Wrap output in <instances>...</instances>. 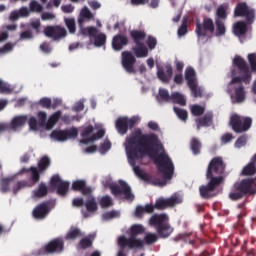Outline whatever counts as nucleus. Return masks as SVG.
<instances>
[{
    "label": "nucleus",
    "mask_w": 256,
    "mask_h": 256,
    "mask_svg": "<svg viewBox=\"0 0 256 256\" xmlns=\"http://www.w3.org/2000/svg\"><path fill=\"white\" fill-rule=\"evenodd\" d=\"M161 150H163V144L159 140V136L154 133L143 134V131L138 128L126 138V154L131 167H135L137 161L147 155V157L153 159L159 171L165 173V177L169 179L171 178L170 173L173 169V161L169 155L165 153L159 154Z\"/></svg>",
    "instance_id": "f257e3e1"
},
{
    "label": "nucleus",
    "mask_w": 256,
    "mask_h": 256,
    "mask_svg": "<svg viewBox=\"0 0 256 256\" xmlns=\"http://www.w3.org/2000/svg\"><path fill=\"white\" fill-rule=\"evenodd\" d=\"M233 65L236 68L231 70L232 79L229 83V91L234 93V103H243L247 95L243 83L249 85L253 75L251 74V70H249L247 61H245L241 56H236L233 59Z\"/></svg>",
    "instance_id": "f03ea898"
},
{
    "label": "nucleus",
    "mask_w": 256,
    "mask_h": 256,
    "mask_svg": "<svg viewBox=\"0 0 256 256\" xmlns=\"http://www.w3.org/2000/svg\"><path fill=\"white\" fill-rule=\"evenodd\" d=\"M149 225L156 228V231L161 239H167V237H171V233L174 231L173 227H171V224H169V216L165 213L154 214L151 216L149 219Z\"/></svg>",
    "instance_id": "7ed1b4c3"
},
{
    "label": "nucleus",
    "mask_w": 256,
    "mask_h": 256,
    "mask_svg": "<svg viewBox=\"0 0 256 256\" xmlns=\"http://www.w3.org/2000/svg\"><path fill=\"white\" fill-rule=\"evenodd\" d=\"M132 167L137 177L142 179V181H146V183H149L150 185H154L155 187H165V185H167V181H171L173 179V174L175 173V166L173 165V162L172 171L170 172V178H167L165 176V172H161L159 170V167H157L158 172H160L163 175V180L145 173L143 170H141L139 166H137V164Z\"/></svg>",
    "instance_id": "20e7f679"
},
{
    "label": "nucleus",
    "mask_w": 256,
    "mask_h": 256,
    "mask_svg": "<svg viewBox=\"0 0 256 256\" xmlns=\"http://www.w3.org/2000/svg\"><path fill=\"white\" fill-rule=\"evenodd\" d=\"M253 183H255V180L251 178L236 182L228 195L229 199L231 201H239L245 195H253Z\"/></svg>",
    "instance_id": "39448f33"
},
{
    "label": "nucleus",
    "mask_w": 256,
    "mask_h": 256,
    "mask_svg": "<svg viewBox=\"0 0 256 256\" xmlns=\"http://www.w3.org/2000/svg\"><path fill=\"white\" fill-rule=\"evenodd\" d=\"M225 169H227V164L223 161V157H214L208 164L206 179H220V183H224Z\"/></svg>",
    "instance_id": "423d86ee"
},
{
    "label": "nucleus",
    "mask_w": 256,
    "mask_h": 256,
    "mask_svg": "<svg viewBox=\"0 0 256 256\" xmlns=\"http://www.w3.org/2000/svg\"><path fill=\"white\" fill-rule=\"evenodd\" d=\"M225 169H227V164L223 161V157H214L208 164L206 179H220V183H224Z\"/></svg>",
    "instance_id": "0eeeda50"
},
{
    "label": "nucleus",
    "mask_w": 256,
    "mask_h": 256,
    "mask_svg": "<svg viewBox=\"0 0 256 256\" xmlns=\"http://www.w3.org/2000/svg\"><path fill=\"white\" fill-rule=\"evenodd\" d=\"M130 231L131 234L129 238L120 236V243H122L123 246L128 245V249H143L144 242L138 239L137 235L145 233V227L141 224H134L131 226Z\"/></svg>",
    "instance_id": "6e6552de"
},
{
    "label": "nucleus",
    "mask_w": 256,
    "mask_h": 256,
    "mask_svg": "<svg viewBox=\"0 0 256 256\" xmlns=\"http://www.w3.org/2000/svg\"><path fill=\"white\" fill-rule=\"evenodd\" d=\"M25 186V182L17 181L13 176L4 177L0 180L1 193H9V191H12L13 195H17Z\"/></svg>",
    "instance_id": "1a4fd4ad"
},
{
    "label": "nucleus",
    "mask_w": 256,
    "mask_h": 256,
    "mask_svg": "<svg viewBox=\"0 0 256 256\" xmlns=\"http://www.w3.org/2000/svg\"><path fill=\"white\" fill-rule=\"evenodd\" d=\"M118 183L119 184H116V183L109 184V189L112 195H114V197H119V195H124L127 201H133V199H135V195L131 193V186L123 180H119Z\"/></svg>",
    "instance_id": "9d476101"
},
{
    "label": "nucleus",
    "mask_w": 256,
    "mask_h": 256,
    "mask_svg": "<svg viewBox=\"0 0 256 256\" xmlns=\"http://www.w3.org/2000/svg\"><path fill=\"white\" fill-rule=\"evenodd\" d=\"M253 120L249 117L243 118L238 114H233L230 117V127H232L235 133H245L251 129Z\"/></svg>",
    "instance_id": "9b49d317"
},
{
    "label": "nucleus",
    "mask_w": 256,
    "mask_h": 256,
    "mask_svg": "<svg viewBox=\"0 0 256 256\" xmlns=\"http://www.w3.org/2000/svg\"><path fill=\"white\" fill-rule=\"evenodd\" d=\"M234 17H244L248 25L255 23V9L249 7L247 2H239L234 9Z\"/></svg>",
    "instance_id": "f8f14e48"
},
{
    "label": "nucleus",
    "mask_w": 256,
    "mask_h": 256,
    "mask_svg": "<svg viewBox=\"0 0 256 256\" xmlns=\"http://www.w3.org/2000/svg\"><path fill=\"white\" fill-rule=\"evenodd\" d=\"M207 181L208 183L206 185L199 187L200 197H202V199H212V197H217L215 189H217V187H221L223 183H221V180L218 178L207 179Z\"/></svg>",
    "instance_id": "ddd939ff"
},
{
    "label": "nucleus",
    "mask_w": 256,
    "mask_h": 256,
    "mask_svg": "<svg viewBox=\"0 0 256 256\" xmlns=\"http://www.w3.org/2000/svg\"><path fill=\"white\" fill-rule=\"evenodd\" d=\"M79 135V130L73 127L71 129L66 130H53L50 134L51 139L54 141H67V139H77Z\"/></svg>",
    "instance_id": "4468645a"
},
{
    "label": "nucleus",
    "mask_w": 256,
    "mask_h": 256,
    "mask_svg": "<svg viewBox=\"0 0 256 256\" xmlns=\"http://www.w3.org/2000/svg\"><path fill=\"white\" fill-rule=\"evenodd\" d=\"M137 124V118L119 117L115 122L116 131L119 135H127L129 129H133Z\"/></svg>",
    "instance_id": "2eb2a0df"
},
{
    "label": "nucleus",
    "mask_w": 256,
    "mask_h": 256,
    "mask_svg": "<svg viewBox=\"0 0 256 256\" xmlns=\"http://www.w3.org/2000/svg\"><path fill=\"white\" fill-rule=\"evenodd\" d=\"M196 34L198 37H206L207 33H215V23L213 19L205 17L202 23H196Z\"/></svg>",
    "instance_id": "dca6fc26"
},
{
    "label": "nucleus",
    "mask_w": 256,
    "mask_h": 256,
    "mask_svg": "<svg viewBox=\"0 0 256 256\" xmlns=\"http://www.w3.org/2000/svg\"><path fill=\"white\" fill-rule=\"evenodd\" d=\"M50 187L57 189V194L60 195V197H65L69 192V182L61 180L59 175L51 177Z\"/></svg>",
    "instance_id": "f3484780"
},
{
    "label": "nucleus",
    "mask_w": 256,
    "mask_h": 256,
    "mask_svg": "<svg viewBox=\"0 0 256 256\" xmlns=\"http://www.w3.org/2000/svg\"><path fill=\"white\" fill-rule=\"evenodd\" d=\"M63 249H65V241H63V238H55L44 246V253L47 255L63 253Z\"/></svg>",
    "instance_id": "a211bd4d"
},
{
    "label": "nucleus",
    "mask_w": 256,
    "mask_h": 256,
    "mask_svg": "<svg viewBox=\"0 0 256 256\" xmlns=\"http://www.w3.org/2000/svg\"><path fill=\"white\" fill-rule=\"evenodd\" d=\"M135 63H137V58H135L133 53L129 51L122 52V67L125 69L126 73H136Z\"/></svg>",
    "instance_id": "6ab92c4d"
},
{
    "label": "nucleus",
    "mask_w": 256,
    "mask_h": 256,
    "mask_svg": "<svg viewBox=\"0 0 256 256\" xmlns=\"http://www.w3.org/2000/svg\"><path fill=\"white\" fill-rule=\"evenodd\" d=\"M44 34L46 37H50L53 41H59V39H63V37H67V30L65 27L61 26H47L44 29Z\"/></svg>",
    "instance_id": "aec40b11"
},
{
    "label": "nucleus",
    "mask_w": 256,
    "mask_h": 256,
    "mask_svg": "<svg viewBox=\"0 0 256 256\" xmlns=\"http://www.w3.org/2000/svg\"><path fill=\"white\" fill-rule=\"evenodd\" d=\"M183 203V199L179 196H171L170 198L164 199L159 198L156 200V203L154 204L156 209L159 211H163V209H167V207H175V205H179Z\"/></svg>",
    "instance_id": "412c9836"
},
{
    "label": "nucleus",
    "mask_w": 256,
    "mask_h": 256,
    "mask_svg": "<svg viewBox=\"0 0 256 256\" xmlns=\"http://www.w3.org/2000/svg\"><path fill=\"white\" fill-rule=\"evenodd\" d=\"M49 213H51V208L49 207V201L42 202L38 204L32 211V216L38 221H43Z\"/></svg>",
    "instance_id": "4be33fe9"
},
{
    "label": "nucleus",
    "mask_w": 256,
    "mask_h": 256,
    "mask_svg": "<svg viewBox=\"0 0 256 256\" xmlns=\"http://www.w3.org/2000/svg\"><path fill=\"white\" fill-rule=\"evenodd\" d=\"M84 207L86 208V212L83 213L84 219H89L91 214L97 213L99 209V205L97 204V200L94 196H89L87 200L84 202Z\"/></svg>",
    "instance_id": "5701e85b"
},
{
    "label": "nucleus",
    "mask_w": 256,
    "mask_h": 256,
    "mask_svg": "<svg viewBox=\"0 0 256 256\" xmlns=\"http://www.w3.org/2000/svg\"><path fill=\"white\" fill-rule=\"evenodd\" d=\"M127 45H129V37L125 34H116L112 38V49L114 51H122Z\"/></svg>",
    "instance_id": "b1692460"
},
{
    "label": "nucleus",
    "mask_w": 256,
    "mask_h": 256,
    "mask_svg": "<svg viewBox=\"0 0 256 256\" xmlns=\"http://www.w3.org/2000/svg\"><path fill=\"white\" fill-rule=\"evenodd\" d=\"M165 69H166V73H165ZM165 69L163 68V66L158 67L157 70V77L160 81H162V83H169V81H171V77H173V66H171V64H167L165 66Z\"/></svg>",
    "instance_id": "393cba45"
},
{
    "label": "nucleus",
    "mask_w": 256,
    "mask_h": 256,
    "mask_svg": "<svg viewBox=\"0 0 256 256\" xmlns=\"http://www.w3.org/2000/svg\"><path fill=\"white\" fill-rule=\"evenodd\" d=\"M72 191H80L82 195L87 196L93 193L91 187L87 186V182L85 180H76L72 183Z\"/></svg>",
    "instance_id": "a878e982"
},
{
    "label": "nucleus",
    "mask_w": 256,
    "mask_h": 256,
    "mask_svg": "<svg viewBox=\"0 0 256 256\" xmlns=\"http://www.w3.org/2000/svg\"><path fill=\"white\" fill-rule=\"evenodd\" d=\"M27 121L28 117L25 115L15 116L10 123V129H12V131L22 129V127H25Z\"/></svg>",
    "instance_id": "bb28decb"
},
{
    "label": "nucleus",
    "mask_w": 256,
    "mask_h": 256,
    "mask_svg": "<svg viewBox=\"0 0 256 256\" xmlns=\"http://www.w3.org/2000/svg\"><path fill=\"white\" fill-rule=\"evenodd\" d=\"M78 37L82 35V37H95L97 35L98 30L95 26L84 27L83 24L78 25Z\"/></svg>",
    "instance_id": "cd10ccee"
},
{
    "label": "nucleus",
    "mask_w": 256,
    "mask_h": 256,
    "mask_svg": "<svg viewBox=\"0 0 256 256\" xmlns=\"http://www.w3.org/2000/svg\"><path fill=\"white\" fill-rule=\"evenodd\" d=\"M93 19H95V16L91 12V10H89V8L87 7H84L80 11V14L78 17V25H84L85 21H91Z\"/></svg>",
    "instance_id": "c85d7f7f"
},
{
    "label": "nucleus",
    "mask_w": 256,
    "mask_h": 256,
    "mask_svg": "<svg viewBox=\"0 0 256 256\" xmlns=\"http://www.w3.org/2000/svg\"><path fill=\"white\" fill-rule=\"evenodd\" d=\"M213 123V113L207 112L203 118L196 119L197 129H201V127H209Z\"/></svg>",
    "instance_id": "c756f323"
},
{
    "label": "nucleus",
    "mask_w": 256,
    "mask_h": 256,
    "mask_svg": "<svg viewBox=\"0 0 256 256\" xmlns=\"http://www.w3.org/2000/svg\"><path fill=\"white\" fill-rule=\"evenodd\" d=\"M130 37L132 41L135 43V45H141L143 44L142 41H145L147 33L141 30H132L130 31Z\"/></svg>",
    "instance_id": "7c9ffc66"
},
{
    "label": "nucleus",
    "mask_w": 256,
    "mask_h": 256,
    "mask_svg": "<svg viewBox=\"0 0 256 256\" xmlns=\"http://www.w3.org/2000/svg\"><path fill=\"white\" fill-rule=\"evenodd\" d=\"M247 25H249L247 21L236 22L233 27L234 34L237 35L238 37L241 35H245L247 31H249V28L247 27Z\"/></svg>",
    "instance_id": "2f4dec72"
},
{
    "label": "nucleus",
    "mask_w": 256,
    "mask_h": 256,
    "mask_svg": "<svg viewBox=\"0 0 256 256\" xmlns=\"http://www.w3.org/2000/svg\"><path fill=\"white\" fill-rule=\"evenodd\" d=\"M185 79L188 87L197 83V73L193 67H187L185 70Z\"/></svg>",
    "instance_id": "473e14b6"
},
{
    "label": "nucleus",
    "mask_w": 256,
    "mask_h": 256,
    "mask_svg": "<svg viewBox=\"0 0 256 256\" xmlns=\"http://www.w3.org/2000/svg\"><path fill=\"white\" fill-rule=\"evenodd\" d=\"M132 51L134 52V55L141 59L143 57H147L149 55V50L145 46V44H136V47L132 48Z\"/></svg>",
    "instance_id": "72a5a7b5"
},
{
    "label": "nucleus",
    "mask_w": 256,
    "mask_h": 256,
    "mask_svg": "<svg viewBox=\"0 0 256 256\" xmlns=\"http://www.w3.org/2000/svg\"><path fill=\"white\" fill-rule=\"evenodd\" d=\"M93 241H95V236L93 234H90L88 236H85L79 241L78 247L79 249H84V250L89 249L93 247Z\"/></svg>",
    "instance_id": "f704fd0d"
},
{
    "label": "nucleus",
    "mask_w": 256,
    "mask_h": 256,
    "mask_svg": "<svg viewBox=\"0 0 256 256\" xmlns=\"http://www.w3.org/2000/svg\"><path fill=\"white\" fill-rule=\"evenodd\" d=\"M49 194V189L47 188V184L41 182L36 190L33 191L34 197L37 199H43V197H47Z\"/></svg>",
    "instance_id": "c9c22d12"
},
{
    "label": "nucleus",
    "mask_w": 256,
    "mask_h": 256,
    "mask_svg": "<svg viewBox=\"0 0 256 256\" xmlns=\"http://www.w3.org/2000/svg\"><path fill=\"white\" fill-rule=\"evenodd\" d=\"M170 103H175L185 107V105H187V100H185V96H183V94L179 92H173L171 94Z\"/></svg>",
    "instance_id": "e433bc0d"
},
{
    "label": "nucleus",
    "mask_w": 256,
    "mask_h": 256,
    "mask_svg": "<svg viewBox=\"0 0 256 256\" xmlns=\"http://www.w3.org/2000/svg\"><path fill=\"white\" fill-rule=\"evenodd\" d=\"M103 137H105V131L103 129H100L97 131V133L92 134V136H90L89 138L81 139L80 143H82L83 145H87V143H93V141L103 139Z\"/></svg>",
    "instance_id": "4c0bfd02"
},
{
    "label": "nucleus",
    "mask_w": 256,
    "mask_h": 256,
    "mask_svg": "<svg viewBox=\"0 0 256 256\" xmlns=\"http://www.w3.org/2000/svg\"><path fill=\"white\" fill-rule=\"evenodd\" d=\"M256 174V165L253 162L248 163L241 171L243 177H251Z\"/></svg>",
    "instance_id": "58836bf2"
},
{
    "label": "nucleus",
    "mask_w": 256,
    "mask_h": 256,
    "mask_svg": "<svg viewBox=\"0 0 256 256\" xmlns=\"http://www.w3.org/2000/svg\"><path fill=\"white\" fill-rule=\"evenodd\" d=\"M83 237V232H81V229L77 227H71L68 233L66 234L65 239L75 241V239Z\"/></svg>",
    "instance_id": "ea45409f"
},
{
    "label": "nucleus",
    "mask_w": 256,
    "mask_h": 256,
    "mask_svg": "<svg viewBox=\"0 0 256 256\" xmlns=\"http://www.w3.org/2000/svg\"><path fill=\"white\" fill-rule=\"evenodd\" d=\"M216 25V37H223L227 33V28H225V20L215 19Z\"/></svg>",
    "instance_id": "a19ab883"
},
{
    "label": "nucleus",
    "mask_w": 256,
    "mask_h": 256,
    "mask_svg": "<svg viewBox=\"0 0 256 256\" xmlns=\"http://www.w3.org/2000/svg\"><path fill=\"white\" fill-rule=\"evenodd\" d=\"M61 115H62L61 110H58L54 114H52L46 123V127H48V129H51V127H53L56 123H59V120L61 119Z\"/></svg>",
    "instance_id": "79ce46f5"
},
{
    "label": "nucleus",
    "mask_w": 256,
    "mask_h": 256,
    "mask_svg": "<svg viewBox=\"0 0 256 256\" xmlns=\"http://www.w3.org/2000/svg\"><path fill=\"white\" fill-rule=\"evenodd\" d=\"M51 166V159L47 156H43L39 162H38V170L40 173H43L44 171H47L49 167Z\"/></svg>",
    "instance_id": "37998d69"
},
{
    "label": "nucleus",
    "mask_w": 256,
    "mask_h": 256,
    "mask_svg": "<svg viewBox=\"0 0 256 256\" xmlns=\"http://www.w3.org/2000/svg\"><path fill=\"white\" fill-rule=\"evenodd\" d=\"M158 98L159 103H161V101L163 103H171V95L169 94V90L165 89V88H160L158 90Z\"/></svg>",
    "instance_id": "c03bdc74"
},
{
    "label": "nucleus",
    "mask_w": 256,
    "mask_h": 256,
    "mask_svg": "<svg viewBox=\"0 0 256 256\" xmlns=\"http://www.w3.org/2000/svg\"><path fill=\"white\" fill-rule=\"evenodd\" d=\"M201 141H199L196 137L191 139L190 149L194 155H199L201 153Z\"/></svg>",
    "instance_id": "a18cd8bd"
},
{
    "label": "nucleus",
    "mask_w": 256,
    "mask_h": 256,
    "mask_svg": "<svg viewBox=\"0 0 256 256\" xmlns=\"http://www.w3.org/2000/svg\"><path fill=\"white\" fill-rule=\"evenodd\" d=\"M92 37L94 38L95 47H103V45L107 43V35H105V33L95 34V36Z\"/></svg>",
    "instance_id": "49530a36"
},
{
    "label": "nucleus",
    "mask_w": 256,
    "mask_h": 256,
    "mask_svg": "<svg viewBox=\"0 0 256 256\" xmlns=\"http://www.w3.org/2000/svg\"><path fill=\"white\" fill-rule=\"evenodd\" d=\"M215 19H219L220 21H227V7L224 5H220L216 10Z\"/></svg>",
    "instance_id": "de8ad7c7"
},
{
    "label": "nucleus",
    "mask_w": 256,
    "mask_h": 256,
    "mask_svg": "<svg viewBox=\"0 0 256 256\" xmlns=\"http://www.w3.org/2000/svg\"><path fill=\"white\" fill-rule=\"evenodd\" d=\"M187 23H189V17L184 16L182 19V24L178 28V37H184V35L189 33V30L187 29Z\"/></svg>",
    "instance_id": "09e8293b"
},
{
    "label": "nucleus",
    "mask_w": 256,
    "mask_h": 256,
    "mask_svg": "<svg viewBox=\"0 0 256 256\" xmlns=\"http://www.w3.org/2000/svg\"><path fill=\"white\" fill-rule=\"evenodd\" d=\"M64 23L71 34H75L77 31V24L75 23V18H65Z\"/></svg>",
    "instance_id": "8fccbe9b"
},
{
    "label": "nucleus",
    "mask_w": 256,
    "mask_h": 256,
    "mask_svg": "<svg viewBox=\"0 0 256 256\" xmlns=\"http://www.w3.org/2000/svg\"><path fill=\"white\" fill-rule=\"evenodd\" d=\"M190 91L193 94V97L197 98V97H203V89L201 87H199V85L196 83L188 86Z\"/></svg>",
    "instance_id": "3c124183"
},
{
    "label": "nucleus",
    "mask_w": 256,
    "mask_h": 256,
    "mask_svg": "<svg viewBox=\"0 0 256 256\" xmlns=\"http://www.w3.org/2000/svg\"><path fill=\"white\" fill-rule=\"evenodd\" d=\"M159 241V236L155 233H147L144 237L143 243H146V245H153V243H157Z\"/></svg>",
    "instance_id": "603ef678"
},
{
    "label": "nucleus",
    "mask_w": 256,
    "mask_h": 256,
    "mask_svg": "<svg viewBox=\"0 0 256 256\" xmlns=\"http://www.w3.org/2000/svg\"><path fill=\"white\" fill-rule=\"evenodd\" d=\"M99 205L102 209H108V207H111L113 205V200H111V196L109 195L103 196L99 200Z\"/></svg>",
    "instance_id": "864d4df0"
},
{
    "label": "nucleus",
    "mask_w": 256,
    "mask_h": 256,
    "mask_svg": "<svg viewBox=\"0 0 256 256\" xmlns=\"http://www.w3.org/2000/svg\"><path fill=\"white\" fill-rule=\"evenodd\" d=\"M95 131V128L93 125L86 126L80 133L82 139H89L91 135H93V132Z\"/></svg>",
    "instance_id": "5fc2aeb1"
},
{
    "label": "nucleus",
    "mask_w": 256,
    "mask_h": 256,
    "mask_svg": "<svg viewBox=\"0 0 256 256\" xmlns=\"http://www.w3.org/2000/svg\"><path fill=\"white\" fill-rule=\"evenodd\" d=\"M191 113L194 115V117H201V115L205 113V107L195 104L191 107Z\"/></svg>",
    "instance_id": "6e6d98bb"
},
{
    "label": "nucleus",
    "mask_w": 256,
    "mask_h": 256,
    "mask_svg": "<svg viewBox=\"0 0 256 256\" xmlns=\"http://www.w3.org/2000/svg\"><path fill=\"white\" fill-rule=\"evenodd\" d=\"M30 173H31V179L33 181V183H39L40 179H41V171H39L37 169V167L32 166L30 167Z\"/></svg>",
    "instance_id": "4d7b16f0"
},
{
    "label": "nucleus",
    "mask_w": 256,
    "mask_h": 256,
    "mask_svg": "<svg viewBox=\"0 0 256 256\" xmlns=\"http://www.w3.org/2000/svg\"><path fill=\"white\" fill-rule=\"evenodd\" d=\"M173 111L174 113H176L177 117L181 119V121H185L189 117L187 110L181 109L179 107H174Z\"/></svg>",
    "instance_id": "13d9d810"
},
{
    "label": "nucleus",
    "mask_w": 256,
    "mask_h": 256,
    "mask_svg": "<svg viewBox=\"0 0 256 256\" xmlns=\"http://www.w3.org/2000/svg\"><path fill=\"white\" fill-rule=\"evenodd\" d=\"M192 233H184L183 236V243H189V245H192V247L197 248V241L192 238Z\"/></svg>",
    "instance_id": "bf43d9fd"
},
{
    "label": "nucleus",
    "mask_w": 256,
    "mask_h": 256,
    "mask_svg": "<svg viewBox=\"0 0 256 256\" xmlns=\"http://www.w3.org/2000/svg\"><path fill=\"white\" fill-rule=\"evenodd\" d=\"M246 145L247 135H242L235 141L234 147H236V149H241V147H245Z\"/></svg>",
    "instance_id": "052dcab7"
},
{
    "label": "nucleus",
    "mask_w": 256,
    "mask_h": 256,
    "mask_svg": "<svg viewBox=\"0 0 256 256\" xmlns=\"http://www.w3.org/2000/svg\"><path fill=\"white\" fill-rule=\"evenodd\" d=\"M30 11H33L34 13H41V11H43V6L36 0H32L30 2Z\"/></svg>",
    "instance_id": "680f3d73"
},
{
    "label": "nucleus",
    "mask_w": 256,
    "mask_h": 256,
    "mask_svg": "<svg viewBox=\"0 0 256 256\" xmlns=\"http://www.w3.org/2000/svg\"><path fill=\"white\" fill-rule=\"evenodd\" d=\"M38 121L40 127H45L47 125V113L43 111L38 112Z\"/></svg>",
    "instance_id": "e2e57ef3"
},
{
    "label": "nucleus",
    "mask_w": 256,
    "mask_h": 256,
    "mask_svg": "<svg viewBox=\"0 0 256 256\" xmlns=\"http://www.w3.org/2000/svg\"><path fill=\"white\" fill-rule=\"evenodd\" d=\"M40 107H43V109H51V98H41L39 101Z\"/></svg>",
    "instance_id": "0e129e2a"
},
{
    "label": "nucleus",
    "mask_w": 256,
    "mask_h": 256,
    "mask_svg": "<svg viewBox=\"0 0 256 256\" xmlns=\"http://www.w3.org/2000/svg\"><path fill=\"white\" fill-rule=\"evenodd\" d=\"M248 61L250 63L251 71L256 73V54H249Z\"/></svg>",
    "instance_id": "69168bd1"
},
{
    "label": "nucleus",
    "mask_w": 256,
    "mask_h": 256,
    "mask_svg": "<svg viewBox=\"0 0 256 256\" xmlns=\"http://www.w3.org/2000/svg\"><path fill=\"white\" fill-rule=\"evenodd\" d=\"M147 46L151 51L152 49H155V47H157V38L153 36H148Z\"/></svg>",
    "instance_id": "338daca9"
},
{
    "label": "nucleus",
    "mask_w": 256,
    "mask_h": 256,
    "mask_svg": "<svg viewBox=\"0 0 256 256\" xmlns=\"http://www.w3.org/2000/svg\"><path fill=\"white\" fill-rule=\"evenodd\" d=\"M9 51H13V44L11 42H8L3 47H0L1 55H5V53H9Z\"/></svg>",
    "instance_id": "774afa93"
}]
</instances>
